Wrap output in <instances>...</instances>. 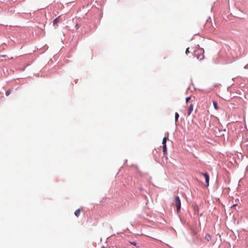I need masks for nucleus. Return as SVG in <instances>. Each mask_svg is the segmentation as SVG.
<instances>
[{"instance_id":"nucleus-1","label":"nucleus","mask_w":248,"mask_h":248,"mask_svg":"<svg viewBox=\"0 0 248 248\" xmlns=\"http://www.w3.org/2000/svg\"><path fill=\"white\" fill-rule=\"evenodd\" d=\"M194 56L200 61L203 60L204 58V50L202 48L197 49L195 51Z\"/></svg>"},{"instance_id":"nucleus-2","label":"nucleus","mask_w":248,"mask_h":248,"mask_svg":"<svg viewBox=\"0 0 248 248\" xmlns=\"http://www.w3.org/2000/svg\"><path fill=\"white\" fill-rule=\"evenodd\" d=\"M174 202L175 203L177 211L178 212L181 209V201L178 196H176L174 198Z\"/></svg>"},{"instance_id":"nucleus-3","label":"nucleus","mask_w":248,"mask_h":248,"mask_svg":"<svg viewBox=\"0 0 248 248\" xmlns=\"http://www.w3.org/2000/svg\"><path fill=\"white\" fill-rule=\"evenodd\" d=\"M201 174H202V175H203L205 179V182H206V186H209V175H208V174L207 173H203V172L201 173Z\"/></svg>"},{"instance_id":"nucleus-4","label":"nucleus","mask_w":248,"mask_h":248,"mask_svg":"<svg viewBox=\"0 0 248 248\" xmlns=\"http://www.w3.org/2000/svg\"><path fill=\"white\" fill-rule=\"evenodd\" d=\"M167 136H165L163 139V140H162V144H163V146H167L166 145V142H167V140H168V137H169V133H167Z\"/></svg>"},{"instance_id":"nucleus-5","label":"nucleus","mask_w":248,"mask_h":248,"mask_svg":"<svg viewBox=\"0 0 248 248\" xmlns=\"http://www.w3.org/2000/svg\"><path fill=\"white\" fill-rule=\"evenodd\" d=\"M193 105L192 104H191L189 107H188V112H187V114L188 116H189L191 112H192V111L193 110Z\"/></svg>"},{"instance_id":"nucleus-6","label":"nucleus","mask_w":248,"mask_h":248,"mask_svg":"<svg viewBox=\"0 0 248 248\" xmlns=\"http://www.w3.org/2000/svg\"><path fill=\"white\" fill-rule=\"evenodd\" d=\"M61 21V16H59L56 19H55L53 21V24L54 25L57 24L58 23L60 22Z\"/></svg>"},{"instance_id":"nucleus-7","label":"nucleus","mask_w":248,"mask_h":248,"mask_svg":"<svg viewBox=\"0 0 248 248\" xmlns=\"http://www.w3.org/2000/svg\"><path fill=\"white\" fill-rule=\"evenodd\" d=\"M80 212H81V210L80 209H78V210H77L75 212V215L77 217H78L80 215Z\"/></svg>"},{"instance_id":"nucleus-8","label":"nucleus","mask_w":248,"mask_h":248,"mask_svg":"<svg viewBox=\"0 0 248 248\" xmlns=\"http://www.w3.org/2000/svg\"><path fill=\"white\" fill-rule=\"evenodd\" d=\"M211 236L209 234H206L205 236V239L208 242L211 240Z\"/></svg>"},{"instance_id":"nucleus-9","label":"nucleus","mask_w":248,"mask_h":248,"mask_svg":"<svg viewBox=\"0 0 248 248\" xmlns=\"http://www.w3.org/2000/svg\"><path fill=\"white\" fill-rule=\"evenodd\" d=\"M213 105H214L215 109L216 110H218V106H217V102H216V101H213Z\"/></svg>"},{"instance_id":"nucleus-10","label":"nucleus","mask_w":248,"mask_h":248,"mask_svg":"<svg viewBox=\"0 0 248 248\" xmlns=\"http://www.w3.org/2000/svg\"><path fill=\"white\" fill-rule=\"evenodd\" d=\"M163 151L165 155L167 154V146H163Z\"/></svg>"},{"instance_id":"nucleus-11","label":"nucleus","mask_w":248,"mask_h":248,"mask_svg":"<svg viewBox=\"0 0 248 248\" xmlns=\"http://www.w3.org/2000/svg\"><path fill=\"white\" fill-rule=\"evenodd\" d=\"M179 117V114L177 112H176L175 113V122L177 121Z\"/></svg>"},{"instance_id":"nucleus-12","label":"nucleus","mask_w":248,"mask_h":248,"mask_svg":"<svg viewBox=\"0 0 248 248\" xmlns=\"http://www.w3.org/2000/svg\"><path fill=\"white\" fill-rule=\"evenodd\" d=\"M11 90H8L5 93L6 95L8 96L11 93Z\"/></svg>"},{"instance_id":"nucleus-13","label":"nucleus","mask_w":248,"mask_h":248,"mask_svg":"<svg viewBox=\"0 0 248 248\" xmlns=\"http://www.w3.org/2000/svg\"><path fill=\"white\" fill-rule=\"evenodd\" d=\"M190 99H191L190 97H186V102L187 103L190 100Z\"/></svg>"},{"instance_id":"nucleus-14","label":"nucleus","mask_w":248,"mask_h":248,"mask_svg":"<svg viewBox=\"0 0 248 248\" xmlns=\"http://www.w3.org/2000/svg\"><path fill=\"white\" fill-rule=\"evenodd\" d=\"M130 243L133 245H134V246H136L137 245V243L136 242L134 241V242H130Z\"/></svg>"},{"instance_id":"nucleus-15","label":"nucleus","mask_w":248,"mask_h":248,"mask_svg":"<svg viewBox=\"0 0 248 248\" xmlns=\"http://www.w3.org/2000/svg\"><path fill=\"white\" fill-rule=\"evenodd\" d=\"M189 53V47L187 48L186 49V54H188V53Z\"/></svg>"},{"instance_id":"nucleus-16","label":"nucleus","mask_w":248,"mask_h":248,"mask_svg":"<svg viewBox=\"0 0 248 248\" xmlns=\"http://www.w3.org/2000/svg\"><path fill=\"white\" fill-rule=\"evenodd\" d=\"M6 57V55H0V58H1V57L5 58Z\"/></svg>"},{"instance_id":"nucleus-17","label":"nucleus","mask_w":248,"mask_h":248,"mask_svg":"<svg viewBox=\"0 0 248 248\" xmlns=\"http://www.w3.org/2000/svg\"><path fill=\"white\" fill-rule=\"evenodd\" d=\"M236 204H233V205H232V206L233 207V206H236Z\"/></svg>"}]
</instances>
